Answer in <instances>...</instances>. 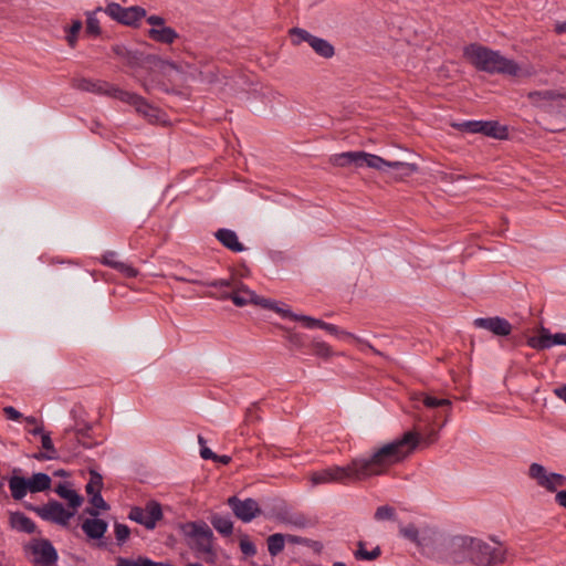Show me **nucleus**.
Here are the masks:
<instances>
[{"mask_svg":"<svg viewBox=\"0 0 566 566\" xmlns=\"http://www.w3.org/2000/svg\"><path fill=\"white\" fill-rule=\"evenodd\" d=\"M419 436L407 431L401 438L384 444L369 457L353 459L346 465H332L311 474L313 485L325 483H342L363 481L371 476L381 475L387 470L405 460L418 446Z\"/></svg>","mask_w":566,"mask_h":566,"instance_id":"f257e3e1","label":"nucleus"},{"mask_svg":"<svg viewBox=\"0 0 566 566\" xmlns=\"http://www.w3.org/2000/svg\"><path fill=\"white\" fill-rule=\"evenodd\" d=\"M331 163L338 167H346L354 165L355 167H369L380 171L387 169L392 170L391 177L395 180H402L403 178L410 177L418 170L416 164L402 163V161H388L380 156L368 154L365 151H346L336 154L331 158Z\"/></svg>","mask_w":566,"mask_h":566,"instance_id":"f03ea898","label":"nucleus"},{"mask_svg":"<svg viewBox=\"0 0 566 566\" xmlns=\"http://www.w3.org/2000/svg\"><path fill=\"white\" fill-rule=\"evenodd\" d=\"M463 56L479 71L490 74L517 76L518 64L481 44L472 43L463 49Z\"/></svg>","mask_w":566,"mask_h":566,"instance_id":"7ed1b4c3","label":"nucleus"},{"mask_svg":"<svg viewBox=\"0 0 566 566\" xmlns=\"http://www.w3.org/2000/svg\"><path fill=\"white\" fill-rule=\"evenodd\" d=\"M181 532L195 542L197 552L205 555L213 554V533L205 522H187L181 525Z\"/></svg>","mask_w":566,"mask_h":566,"instance_id":"20e7f679","label":"nucleus"},{"mask_svg":"<svg viewBox=\"0 0 566 566\" xmlns=\"http://www.w3.org/2000/svg\"><path fill=\"white\" fill-rule=\"evenodd\" d=\"M468 552L472 563L481 566H494L504 560L502 547H492L481 539L470 538Z\"/></svg>","mask_w":566,"mask_h":566,"instance_id":"39448f33","label":"nucleus"},{"mask_svg":"<svg viewBox=\"0 0 566 566\" xmlns=\"http://www.w3.org/2000/svg\"><path fill=\"white\" fill-rule=\"evenodd\" d=\"M104 12L114 21L133 28H137L140 20L146 17L144 8L139 6L125 8L117 2H109L104 8Z\"/></svg>","mask_w":566,"mask_h":566,"instance_id":"423d86ee","label":"nucleus"},{"mask_svg":"<svg viewBox=\"0 0 566 566\" xmlns=\"http://www.w3.org/2000/svg\"><path fill=\"white\" fill-rule=\"evenodd\" d=\"M34 566H54L59 555L53 544L45 538L32 539L25 547Z\"/></svg>","mask_w":566,"mask_h":566,"instance_id":"0eeeda50","label":"nucleus"},{"mask_svg":"<svg viewBox=\"0 0 566 566\" xmlns=\"http://www.w3.org/2000/svg\"><path fill=\"white\" fill-rule=\"evenodd\" d=\"M128 518L147 530H153L163 518L161 505L156 501H149L145 506H134L129 511Z\"/></svg>","mask_w":566,"mask_h":566,"instance_id":"6e6552de","label":"nucleus"},{"mask_svg":"<svg viewBox=\"0 0 566 566\" xmlns=\"http://www.w3.org/2000/svg\"><path fill=\"white\" fill-rule=\"evenodd\" d=\"M290 33L294 44L307 42L315 53L322 57L331 59L335 54L334 46L327 40L315 36L304 29L293 28Z\"/></svg>","mask_w":566,"mask_h":566,"instance_id":"1a4fd4ad","label":"nucleus"},{"mask_svg":"<svg viewBox=\"0 0 566 566\" xmlns=\"http://www.w3.org/2000/svg\"><path fill=\"white\" fill-rule=\"evenodd\" d=\"M72 86L78 91L106 95L115 99H118V93H123L124 91L113 84H109L106 81L91 80L85 77L73 78Z\"/></svg>","mask_w":566,"mask_h":566,"instance_id":"9d476101","label":"nucleus"},{"mask_svg":"<svg viewBox=\"0 0 566 566\" xmlns=\"http://www.w3.org/2000/svg\"><path fill=\"white\" fill-rule=\"evenodd\" d=\"M227 504L232 510L234 516L243 523H250L262 513L259 503L251 497L241 500L233 495L227 500Z\"/></svg>","mask_w":566,"mask_h":566,"instance_id":"9b49d317","label":"nucleus"},{"mask_svg":"<svg viewBox=\"0 0 566 566\" xmlns=\"http://www.w3.org/2000/svg\"><path fill=\"white\" fill-rule=\"evenodd\" d=\"M118 94V101L132 105L149 123L154 124L160 119V111L151 106L143 96L128 91Z\"/></svg>","mask_w":566,"mask_h":566,"instance_id":"f8f14e48","label":"nucleus"},{"mask_svg":"<svg viewBox=\"0 0 566 566\" xmlns=\"http://www.w3.org/2000/svg\"><path fill=\"white\" fill-rule=\"evenodd\" d=\"M528 475L548 492H555L558 486L566 484V476L559 473H547L546 469L539 463L530 465Z\"/></svg>","mask_w":566,"mask_h":566,"instance_id":"ddd939ff","label":"nucleus"},{"mask_svg":"<svg viewBox=\"0 0 566 566\" xmlns=\"http://www.w3.org/2000/svg\"><path fill=\"white\" fill-rule=\"evenodd\" d=\"M35 512L43 520L60 525H67L70 518L75 514L74 511H67L63 504L57 501H50L48 504L36 507Z\"/></svg>","mask_w":566,"mask_h":566,"instance_id":"4468645a","label":"nucleus"},{"mask_svg":"<svg viewBox=\"0 0 566 566\" xmlns=\"http://www.w3.org/2000/svg\"><path fill=\"white\" fill-rule=\"evenodd\" d=\"M473 325L486 329L496 336H507L512 333V324L500 316L475 318Z\"/></svg>","mask_w":566,"mask_h":566,"instance_id":"2eb2a0df","label":"nucleus"},{"mask_svg":"<svg viewBox=\"0 0 566 566\" xmlns=\"http://www.w3.org/2000/svg\"><path fill=\"white\" fill-rule=\"evenodd\" d=\"M221 298H230L234 305L239 307L245 306L248 304L261 305L262 301V297L258 296L253 291L248 289L241 282L237 285V287H234L233 291L222 294Z\"/></svg>","mask_w":566,"mask_h":566,"instance_id":"dca6fc26","label":"nucleus"},{"mask_svg":"<svg viewBox=\"0 0 566 566\" xmlns=\"http://www.w3.org/2000/svg\"><path fill=\"white\" fill-rule=\"evenodd\" d=\"M527 345L536 350L547 349L553 345L566 346V333L551 335L548 329L542 328L539 336H533L527 339Z\"/></svg>","mask_w":566,"mask_h":566,"instance_id":"f3484780","label":"nucleus"},{"mask_svg":"<svg viewBox=\"0 0 566 566\" xmlns=\"http://www.w3.org/2000/svg\"><path fill=\"white\" fill-rule=\"evenodd\" d=\"M562 97H563V95L557 94L555 91H551V90L534 91V92H530L527 94V98L534 106L542 108L546 112H551L553 103L556 99L562 98Z\"/></svg>","mask_w":566,"mask_h":566,"instance_id":"a211bd4d","label":"nucleus"},{"mask_svg":"<svg viewBox=\"0 0 566 566\" xmlns=\"http://www.w3.org/2000/svg\"><path fill=\"white\" fill-rule=\"evenodd\" d=\"M214 237L224 248L232 252H242L245 250L233 230L227 228L218 229L214 232Z\"/></svg>","mask_w":566,"mask_h":566,"instance_id":"6ab92c4d","label":"nucleus"},{"mask_svg":"<svg viewBox=\"0 0 566 566\" xmlns=\"http://www.w3.org/2000/svg\"><path fill=\"white\" fill-rule=\"evenodd\" d=\"M478 133L496 139H506L509 130L506 126H502L496 120H479Z\"/></svg>","mask_w":566,"mask_h":566,"instance_id":"aec40b11","label":"nucleus"},{"mask_svg":"<svg viewBox=\"0 0 566 566\" xmlns=\"http://www.w3.org/2000/svg\"><path fill=\"white\" fill-rule=\"evenodd\" d=\"M263 308L272 310L279 315H281L282 318H286L294 322H301L303 317H307V315H298L293 313L287 305H280L277 302L272 301L270 298L262 297L261 305Z\"/></svg>","mask_w":566,"mask_h":566,"instance_id":"412c9836","label":"nucleus"},{"mask_svg":"<svg viewBox=\"0 0 566 566\" xmlns=\"http://www.w3.org/2000/svg\"><path fill=\"white\" fill-rule=\"evenodd\" d=\"M147 36L161 44H172L179 38V34L175 29L165 25L164 28H150L147 31Z\"/></svg>","mask_w":566,"mask_h":566,"instance_id":"4be33fe9","label":"nucleus"},{"mask_svg":"<svg viewBox=\"0 0 566 566\" xmlns=\"http://www.w3.org/2000/svg\"><path fill=\"white\" fill-rule=\"evenodd\" d=\"M82 530L87 537L98 539L107 531V523L101 518H86L82 524Z\"/></svg>","mask_w":566,"mask_h":566,"instance_id":"5701e85b","label":"nucleus"},{"mask_svg":"<svg viewBox=\"0 0 566 566\" xmlns=\"http://www.w3.org/2000/svg\"><path fill=\"white\" fill-rule=\"evenodd\" d=\"M302 324L304 327L308 328V329H313V328H322L324 331H326L327 333L332 334V335H347V336H352L350 333H346L344 331H340L336 325L334 324H331V323H326L322 319H318V318H314L312 316H307V317H303L302 318Z\"/></svg>","mask_w":566,"mask_h":566,"instance_id":"b1692460","label":"nucleus"},{"mask_svg":"<svg viewBox=\"0 0 566 566\" xmlns=\"http://www.w3.org/2000/svg\"><path fill=\"white\" fill-rule=\"evenodd\" d=\"M10 525L12 528L27 534L34 533L36 528L34 522L21 512L10 514Z\"/></svg>","mask_w":566,"mask_h":566,"instance_id":"393cba45","label":"nucleus"},{"mask_svg":"<svg viewBox=\"0 0 566 566\" xmlns=\"http://www.w3.org/2000/svg\"><path fill=\"white\" fill-rule=\"evenodd\" d=\"M55 492L59 496L67 501L69 506L72 509V511H74V513L83 502V497L78 495L75 490L70 489L66 484L60 483L55 488Z\"/></svg>","mask_w":566,"mask_h":566,"instance_id":"a878e982","label":"nucleus"},{"mask_svg":"<svg viewBox=\"0 0 566 566\" xmlns=\"http://www.w3.org/2000/svg\"><path fill=\"white\" fill-rule=\"evenodd\" d=\"M91 428V424L87 422H76L73 428L65 429V436L74 433L78 444L84 448H92L95 443L85 440L88 437Z\"/></svg>","mask_w":566,"mask_h":566,"instance_id":"bb28decb","label":"nucleus"},{"mask_svg":"<svg viewBox=\"0 0 566 566\" xmlns=\"http://www.w3.org/2000/svg\"><path fill=\"white\" fill-rule=\"evenodd\" d=\"M210 523L213 528L224 537H228L233 533V522L229 516H223L218 513L212 514L210 516Z\"/></svg>","mask_w":566,"mask_h":566,"instance_id":"cd10ccee","label":"nucleus"},{"mask_svg":"<svg viewBox=\"0 0 566 566\" xmlns=\"http://www.w3.org/2000/svg\"><path fill=\"white\" fill-rule=\"evenodd\" d=\"M9 488L14 500H22L30 491L29 481L22 476L13 475L9 480Z\"/></svg>","mask_w":566,"mask_h":566,"instance_id":"c85d7f7f","label":"nucleus"},{"mask_svg":"<svg viewBox=\"0 0 566 566\" xmlns=\"http://www.w3.org/2000/svg\"><path fill=\"white\" fill-rule=\"evenodd\" d=\"M29 481L30 492H42L51 486V478L46 473H35Z\"/></svg>","mask_w":566,"mask_h":566,"instance_id":"c756f323","label":"nucleus"},{"mask_svg":"<svg viewBox=\"0 0 566 566\" xmlns=\"http://www.w3.org/2000/svg\"><path fill=\"white\" fill-rule=\"evenodd\" d=\"M381 555V549L376 546L374 549H366V544L363 541L357 543V549L354 552V557L357 560H375Z\"/></svg>","mask_w":566,"mask_h":566,"instance_id":"7c9ffc66","label":"nucleus"},{"mask_svg":"<svg viewBox=\"0 0 566 566\" xmlns=\"http://www.w3.org/2000/svg\"><path fill=\"white\" fill-rule=\"evenodd\" d=\"M104 12V8L98 7L94 11L86 12V28L85 32L88 35L98 36L102 32L99 20L96 18L97 12Z\"/></svg>","mask_w":566,"mask_h":566,"instance_id":"2f4dec72","label":"nucleus"},{"mask_svg":"<svg viewBox=\"0 0 566 566\" xmlns=\"http://www.w3.org/2000/svg\"><path fill=\"white\" fill-rule=\"evenodd\" d=\"M268 551L271 556H277L283 552L285 546V535L282 533H275L268 537Z\"/></svg>","mask_w":566,"mask_h":566,"instance_id":"473e14b6","label":"nucleus"},{"mask_svg":"<svg viewBox=\"0 0 566 566\" xmlns=\"http://www.w3.org/2000/svg\"><path fill=\"white\" fill-rule=\"evenodd\" d=\"M41 442H42V448L48 453H40V454L35 455V458L38 460H53V459H55L56 458V451L54 449V446H53V442H52V439H51L50 434L49 433H42Z\"/></svg>","mask_w":566,"mask_h":566,"instance_id":"72a5a7b5","label":"nucleus"},{"mask_svg":"<svg viewBox=\"0 0 566 566\" xmlns=\"http://www.w3.org/2000/svg\"><path fill=\"white\" fill-rule=\"evenodd\" d=\"M90 502L93 505V507L92 509H86V512L90 515H92V516H97L98 515L97 509H99V510H107L108 509V505L104 501L103 496L101 495V492L99 493L96 492L93 495H91Z\"/></svg>","mask_w":566,"mask_h":566,"instance_id":"f704fd0d","label":"nucleus"},{"mask_svg":"<svg viewBox=\"0 0 566 566\" xmlns=\"http://www.w3.org/2000/svg\"><path fill=\"white\" fill-rule=\"evenodd\" d=\"M103 486L102 475L97 472L92 471L88 483L85 486L86 493L91 496L96 492H101Z\"/></svg>","mask_w":566,"mask_h":566,"instance_id":"c9c22d12","label":"nucleus"},{"mask_svg":"<svg viewBox=\"0 0 566 566\" xmlns=\"http://www.w3.org/2000/svg\"><path fill=\"white\" fill-rule=\"evenodd\" d=\"M82 27H83V23L81 20H74L72 22L71 27L69 28L66 41L71 48H75L76 42H77V35H78Z\"/></svg>","mask_w":566,"mask_h":566,"instance_id":"e433bc0d","label":"nucleus"},{"mask_svg":"<svg viewBox=\"0 0 566 566\" xmlns=\"http://www.w3.org/2000/svg\"><path fill=\"white\" fill-rule=\"evenodd\" d=\"M400 534L412 543L420 544L419 531L413 524L401 526L399 530Z\"/></svg>","mask_w":566,"mask_h":566,"instance_id":"4c0bfd02","label":"nucleus"},{"mask_svg":"<svg viewBox=\"0 0 566 566\" xmlns=\"http://www.w3.org/2000/svg\"><path fill=\"white\" fill-rule=\"evenodd\" d=\"M312 350H313L314 355L322 357V358H328L332 356V348L325 342H313Z\"/></svg>","mask_w":566,"mask_h":566,"instance_id":"58836bf2","label":"nucleus"},{"mask_svg":"<svg viewBox=\"0 0 566 566\" xmlns=\"http://www.w3.org/2000/svg\"><path fill=\"white\" fill-rule=\"evenodd\" d=\"M114 532L118 545H123L130 535L129 527L122 523H115Z\"/></svg>","mask_w":566,"mask_h":566,"instance_id":"ea45409f","label":"nucleus"},{"mask_svg":"<svg viewBox=\"0 0 566 566\" xmlns=\"http://www.w3.org/2000/svg\"><path fill=\"white\" fill-rule=\"evenodd\" d=\"M396 511L392 506L382 505L377 507L375 512V518L377 521L395 520Z\"/></svg>","mask_w":566,"mask_h":566,"instance_id":"a19ab883","label":"nucleus"},{"mask_svg":"<svg viewBox=\"0 0 566 566\" xmlns=\"http://www.w3.org/2000/svg\"><path fill=\"white\" fill-rule=\"evenodd\" d=\"M240 549L245 556H254L256 554V547L253 542L250 541L248 535H242L240 538Z\"/></svg>","mask_w":566,"mask_h":566,"instance_id":"79ce46f5","label":"nucleus"},{"mask_svg":"<svg viewBox=\"0 0 566 566\" xmlns=\"http://www.w3.org/2000/svg\"><path fill=\"white\" fill-rule=\"evenodd\" d=\"M452 127L460 132L476 134L479 130V120H465L461 123H453Z\"/></svg>","mask_w":566,"mask_h":566,"instance_id":"37998d69","label":"nucleus"},{"mask_svg":"<svg viewBox=\"0 0 566 566\" xmlns=\"http://www.w3.org/2000/svg\"><path fill=\"white\" fill-rule=\"evenodd\" d=\"M286 339L291 346V348L300 349L305 345V337L303 334L289 332Z\"/></svg>","mask_w":566,"mask_h":566,"instance_id":"c03bdc74","label":"nucleus"},{"mask_svg":"<svg viewBox=\"0 0 566 566\" xmlns=\"http://www.w3.org/2000/svg\"><path fill=\"white\" fill-rule=\"evenodd\" d=\"M422 402L428 408H437L451 405V401L449 399H439L428 395L423 397Z\"/></svg>","mask_w":566,"mask_h":566,"instance_id":"a18cd8bd","label":"nucleus"},{"mask_svg":"<svg viewBox=\"0 0 566 566\" xmlns=\"http://www.w3.org/2000/svg\"><path fill=\"white\" fill-rule=\"evenodd\" d=\"M285 541H287L291 544H300V545H306V546H321L318 542H313L308 538L301 537L297 535L287 534L285 535Z\"/></svg>","mask_w":566,"mask_h":566,"instance_id":"49530a36","label":"nucleus"},{"mask_svg":"<svg viewBox=\"0 0 566 566\" xmlns=\"http://www.w3.org/2000/svg\"><path fill=\"white\" fill-rule=\"evenodd\" d=\"M240 282L234 280V279H218V280H214L212 281L211 283H209V286L211 287H231L232 291L234 290V287H237V285L239 284Z\"/></svg>","mask_w":566,"mask_h":566,"instance_id":"de8ad7c7","label":"nucleus"},{"mask_svg":"<svg viewBox=\"0 0 566 566\" xmlns=\"http://www.w3.org/2000/svg\"><path fill=\"white\" fill-rule=\"evenodd\" d=\"M102 263L116 270L120 261L117 260L116 252L107 251L102 256Z\"/></svg>","mask_w":566,"mask_h":566,"instance_id":"09e8293b","label":"nucleus"},{"mask_svg":"<svg viewBox=\"0 0 566 566\" xmlns=\"http://www.w3.org/2000/svg\"><path fill=\"white\" fill-rule=\"evenodd\" d=\"M118 272H120L126 277H136L138 275V270L134 268L133 265L122 262L117 265L116 269Z\"/></svg>","mask_w":566,"mask_h":566,"instance_id":"8fccbe9b","label":"nucleus"},{"mask_svg":"<svg viewBox=\"0 0 566 566\" xmlns=\"http://www.w3.org/2000/svg\"><path fill=\"white\" fill-rule=\"evenodd\" d=\"M147 23H149L151 28H164L166 25L165 19L155 14L147 17Z\"/></svg>","mask_w":566,"mask_h":566,"instance_id":"3c124183","label":"nucleus"},{"mask_svg":"<svg viewBox=\"0 0 566 566\" xmlns=\"http://www.w3.org/2000/svg\"><path fill=\"white\" fill-rule=\"evenodd\" d=\"M3 412L8 419L14 420V421L19 420L22 417V415L15 408H13L11 406L4 407Z\"/></svg>","mask_w":566,"mask_h":566,"instance_id":"603ef678","label":"nucleus"},{"mask_svg":"<svg viewBox=\"0 0 566 566\" xmlns=\"http://www.w3.org/2000/svg\"><path fill=\"white\" fill-rule=\"evenodd\" d=\"M200 455L205 460H217L218 458V455L207 447L200 449Z\"/></svg>","mask_w":566,"mask_h":566,"instance_id":"864d4df0","label":"nucleus"},{"mask_svg":"<svg viewBox=\"0 0 566 566\" xmlns=\"http://www.w3.org/2000/svg\"><path fill=\"white\" fill-rule=\"evenodd\" d=\"M136 566H159L158 562H154L147 557H138L136 559Z\"/></svg>","mask_w":566,"mask_h":566,"instance_id":"5fc2aeb1","label":"nucleus"},{"mask_svg":"<svg viewBox=\"0 0 566 566\" xmlns=\"http://www.w3.org/2000/svg\"><path fill=\"white\" fill-rule=\"evenodd\" d=\"M112 51L114 52V54H116L117 56H120V57H125L128 53L127 49L125 45L123 44H116L112 48Z\"/></svg>","mask_w":566,"mask_h":566,"instance_id":"6e6d98bb","label":"nucleus"},{"mask_svg":"<svg viewBox=\"0 0 566 566\" xmlns=\"http://www.w3.org/2000/svg\"><path fill=\"white\" fill-rule=\"evenodd\" d=\"M556 502L566 509V490L559 491L555 496Z\"/></svg>","mask_w":566,"mask_h":566,"instance_id":"4d7b16f0","label":"nucleus"},{"mask_svg":"<svg viewBox=\"0 0 566 566\" xmlns=\"http://www.w3.org/2000/svg\"><path fill=\"white\" fill-rule=\"evenodd\" d=\"M554 31L556 34H563L566 33V21L564 22H556L554 25Z\"/></svg>","mask_w":566,"mask_h":566,"instance_id":"13d9d810","label":"nucleus"},{"mask_svg":"<svg viewBox=\"0 0 566 566\" xmlns=\"http://www.w3.org/2000/svg\"><path fill=\"white\" fill-rule=\"evenodd\" d=\"M555 395L566 402V385L558 387L554 390Z\"/></svg>","mask_w":566,"mask_h":566,"instance_id":"bf43d9fd","label":"nucleus"},{"mask_svg":"<svg viewBox=\"0 0 566 566\" xmlns=\"http://www.w3.org/2000/svg\"><path fill=\"white\" fill-rule=\"evenodd\" d=\"M117 565L118 566H136V559L133 560V559L120 557V558H118Z\"/></svg>","mask_w":566,"mask_h":566,"instance_id":"052dcab7","label":"nucleus"},{"mask_svg":"<svg viewBox=\"0 0 566 566\" xmlns=\"http://www.w3.org/2000/svg\"><path fill=\"white\" fill-rule=\"evenodd\" d=\"M28 431H29V433H31L33 436H39V434L42 436V433H44L43 432V427H41V426H36L35 428L29 429Z\"/></svg>","mask_w":566,"mask_h":566,"instance_id":"680f3d73","label":"nucleus"},{"mask_svg":"<svg viewBox=\"0 0 566 566\" xmlns=\"http://www.w3.org/2000/svg\"><path fill=\"white\" fill-rule=\"evenodd\" d=\"M216 461L228 464L231 461V458L229 455H218Z\"/></svg>","mask_w":566,"mask_h":566,"instance_id":"e2e57ef3","label":"nucleus"},{"mask_svg":"<svg viewBox=\"0 0 566 566\" xmlns=\"http://www.w3.org/2000/svg\"><path fill=\"white\" fill-rule=\"evenodd\" d=\"M437 439V433L436 432H432L429 437H428V443H431L433 441H436Z\"/></svg>","mask_w":566,"mask_h":566,"instance_id":"0e129e2a","label":"nucleus"},{"mask_svg":"<svg viewBox=\"0 0 566 566\" xmlns=\"http://www.w3.org/2000/svg\"><path fill=\"white\" fill-rule=\"evenodd\" d=\"M25 421L28 423H31V424H35L36 423V419L34 417H27L25 418Z\"/></svg>","mask_w":566,"mask_h":566,"instance_id":"69168bd1","label":"nucleus"},{"mask_svg":"<svg viewBox=\"0 0 566 566\" xmlns=\"http://www.w3.org/2000/svg\"><path fill=\"white\" fill-rule=\"evenodd\" d=\"M198 442H199V444H200V446H201V448H202V447H205L206 440L203 439V437H202V436H198Z\"/></svg>","mask_w":566,"mask_h":566,"instance_id":"338daca9","label":"nucleus"},{"mask_svg":"<svg viewBox=\"0 0 566 566\" xmlns=\"http://www.w3.org/2000/svg\"><path fill=\"white\" fill-rule=\"evenodd\" d=\"M333 566H346L343 562H335Z\"/></svg>","mask_w":566,"mask_h":566,"instance_id":"774afa93","label":"nucleus"}]
</instances>
